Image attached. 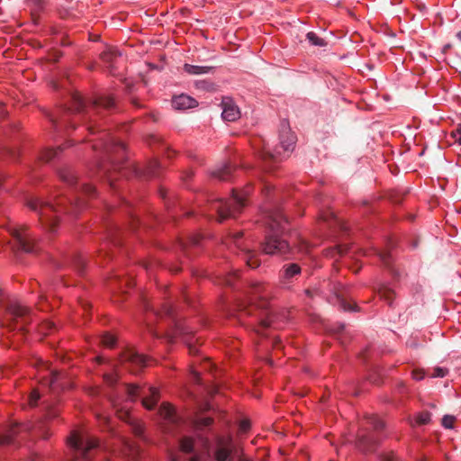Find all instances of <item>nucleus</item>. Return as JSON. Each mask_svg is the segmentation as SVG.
I'll return each mask as SVG.
<instances>
[{"mask_svg":"<svg viewBox=\"0 0 461 461\" xmlns=\"http://www.w3.org/2000/svg\"><path fill=\"white\" fill-rule=\"evenodd\" d=\"M222 113L221 117L224 121L234 122L240 118L239 107L233 104L230 98H224L222 100Z\"/></svg>","mask_w":461,"mask_h":461,"instance_id":"nucleus-18","label":"nucleus"},{"mask_svg":"<svg viewBox=\"0 0 461 461\" xmlns=\"http://www.w3.org/2000/svg\"><path fill=\"white\" fill-rule=\"evenodd\" d=\"M104 379L107 384L113 386L118 382V375L113 373L105 374Z\"/></svg>","mask_w":461,"mask_h":461,"instance_id":"nucleus-43","label":"nucleus"},{"mask_svg":"<svg viewBox=\"0 0 461 461\" xmlns=\"http://www.w3.org/2000/svg\"><path fill=\"white\" fill-rule=\"evenodd\" d=\"M366 427L362 428L357 435V447L364 453L373 452L382 439L380 432L384 428V421L375 415L366 418Z\"/></svg>","mask_w":461,"mask_h":461,"instance_id":"nucleus-6","label":"nucleus"},{"mask_svg":"<svg viewBox=\"0 0 461 461\" xmlns=\"http://www.w3.org/2000/svg\"><path fill=\"white\" fill-rule=\"evenodd\" d=\"M124 390L128 401L135 402L138 397H141L142 405L148 410L154 409L160 398L159 390L154 386L145 389L136 384H124Z\"/></svg>","mask_w":461,"mask_h":461,"instance_id":"nucleus-10","label":"nucleus"},{"mask_svg":"<svg viewBox=\"0 0 461 461\" xmlns=\"http://www.w3.org/2000/svg\"><path fill=\"white\" fill-rule=\"evenodd\" d=\"M172 105L176 110H185L195 107L197 101L187 95L182 94L173 98Z\"/></svg>","mask_w":461,"mask_h":461,"instance_id":"nucleus-21","label":"nucleus"},{"mask_svg":"<svg viewBox=\"0 0 461 461\" xmlns=\"http://www.w3.org/2000/svg\"><path fill=\"white\" fill-rule=\"evenodd\" d=\"M159 167V162L158 160H152L146 168V174L150 177H155L158 175Z\"/></svg>","mask_w":461,"mask_h":461,"instance_id":"nucleus-37","label":"nucleus"},{"mask_svg":"<svg viewBox=\"0 0 461 461\" xmlns=\"http://www.w3.org/2000/svg\"><path fill=\"white\" fill-rule=\"evenodd\" d=\"M67 444L73 451L70 461H93L91 451L98 447L99 441L74 430L68 438Z\"/></svg>","mask_w":461,"mask_h":461,"instance_id":"nucleus-7","label":"nucleus"},{"mask_svg":"<svg viewBox=\"0 0 461 461\" xmlns=\"http://www.w3.org/2000/svg\"><path fill=\"white\" fill-rule=\"evenodd\" d=\"M125 414L127 415V418H128L127 422L131 425L133 433L137 437H141L144 432L143 424L140 420L133 419L130 415V413H125Z\"/></svg>","mask_w":461,"mask_h":461,"instance_id":"nucleus-30","label":"nucleus"},{"mask_svg":"<svg viewBox=\"0 0 461 461\" xmlns=\"http://www.w3.org/2000/svg\"><path fill=\"white\" fill-rule=\"evenodd\" d=\"M111 402L114 407H116V402L113 398H111Z\"/></svg>","mask_w":461,"mask_h":461,"instance_id":"nucleus-64","label":"nucleus"},{"mask_svg":"<svg viewBox=\"0 0 461 461\" xmlns=\"http://www.w3.org/2000/svg\"><path fill=\"white\" fill-rule=\"evenodd\" d=\"M63 380V374L57 370H52L50 377L45 380V384L49 385L50 389L53 392L64 390L67 386Z\"/></svg>","mask_w":461,"mask_h":461,"instance_id":"nucleus-22","label":"nucleus"},{"mask_svg":"<svg viewBox=\"0 0 461 461\" xmlns=\"http://www.w3.org/2000/svg\"><path fill=\"white\" fill-rule=\"evenodd\" d=\"M102 419H104V424L108 426L110 422V418L108 416H103Z\"/></svg>","mask_w":461,"mask_h":461,"instance_id":"nucleus-59","label":"nucleus"},{"mask_svg":"<svg viewBox=\"0 0 461 461\" xmlns=\"http://www.w3.org/2000/svg\"><path fill=\"white\" fill-rule=\"evenodd\" d=\"M144 308L146 311H151L154 315L156 316H167V317H173L174 316V308L170 303H165L160 311L155 310L152 306H150L148 303H145Z\"/></svg>","mask_w":461,"mask_h":461,"instance_id":"nucleus-26","label":"nucleus"},{"mask_svg":"<svg viewBox=\"0 0 461 461\" xmlns=\"http://www.w3.org/2000/svg\"><path fill=\"white\" fill-rule=\"evenodd\" d=\"M56 416H57V414H56V413H54V412H50V413H48V415H47L48 419H53V418H55Z\"/></svg>","mask_w":461,"mask_h":461,"instance_id":"nucleus-61","label":"nucleus"},{"mask_svg":"<svg viewBox=\"0 0 461 461\" xmlns=\"http://www.w3.org/2000/svg\"><path fill=\"white\" fill-rule=\"evenodd\" d=\"M99 133H101V136L99 137L98 140H90L89 141H92L93 144H92V149L94 150H100V142H101V139L104 138L105 140V134H108V135H111L110 133L108 132H103L102 131H99Z\"/></svg>","mask_w":461,"mask_h":461,"instance_id":"nucleus-45","label":"nucleus"},{"mask_svg":"<svg viewBox=\"0 0 461 461\" xmlns=\"http://www.w3.org/2000/svg\"><path fill=\"white\" fill-rule=\"evenodd\" d=\"M183 68H184V71L189 75L208 74L214 70L213 67L196 66V65H191V64H185Z\"/></svg>","mask_w":461,"mask_h":461,"instance_id":"nucleus-28","label":"nucleus"},{"mask_svg":"<svg viewBox=\"0 0 461 461\" xmlns=\"http://www.w3.org/2000/svg\"><path fill=\"white\" fill-rule=\"evenodd\" d=\"M158 414L162 420L169 424H177L179 422V417L175 408L167 402H163L160 405Z\"/></svg>","mask_w":461,"mask_h":461,"instance_id":"nucleus-20","label":"nucleus"},{"mask_svg":"<svg viewBox=\"0 0 461 461\" xmlns=\"http://www.w3.org/2000/svg\"><path fill=\"white\" fill-rule=\"evenodd\" d=\"M448 374V370L445 367H436L431 375L432 377H445Z\"/></svg>","mask_w":461,"mask_h":461,"instance_id":"nucleus-44","label":"nucleus"},{"mask_svg":"<svg viewBox=\"0 0 461 461\" xmlns=\"http://www.w3.org/2000/svg\"><path fill=\"white\" fill-rule=\"evenodd\" d=\"M296 136L295 134L291 131L289 122L286 120H283L280 122L279 126V143L280 146L274 150H271L270 149L265 147L263 150V159L264 160H273L274 162H278L281 160L279 157L281 156L280 149H283V151H289L293 150L295 143H296Z\"/></svg>","mask_w":461,"mask_h":461,"instance_id":"nucleus-8","label":"nucleus"},{"mask_svg":"<svg viewBox=\"0 0 461 461\" xmlns=\"http://www.w3.org/2000/svg\"><path fill=\"white\" fill-rule=\"evenodd\" d=\"M378 257L380 258V260L383 262V264L389 267L391 266V263H392V256H391V253L388 252V251H380L378 253Z\"/></svg>","mask_w":461,"mask_h":461,"instance_id":"nucleus-39","label":"nucleus"},{"mask_svg":"<svg viewBox=\"0 0 461 461\" xmlns=\"http://www.w3.org/2000/svg\"><path fill=\"white\" fill-rule=\"evenodd\" d=\"M10 233L14 239L15 245L19 250L26 253H33L37 251L36 238L26 225L13 228L10 230Z\"/></svg>","mask_w":461,"mask_h":461,"instance_id":"nucleus-12","label":"nucleus"},{"mask_svg":"<svg viewBox=\"0 0 461 461\" xmlns=\"http://www.w3.org/2000/svg\"><path fill=\"white\" fill-rule=\"evenodd\" d=\"M180 450L185 454H192L193 456L188 461H201L202 455L194 448V441L191 437H183L179 442Z\"/></svg>","mask_w":461,"mask_h":461,"instance_id":"nucleus-19","label":"nucleus"},{"mask_svg":"<svg viewBox=\"0 0 461 461\" xmlns=\"http://www.w3.org/2000/svg\"><path fill=\"white\" fill-rule=\"evenodd\" d=\"M240 311L242 312V313L244 312V313L250 314V310L244 309V310H240Z\"/></svg>","mask_w":461,"mask_h":461,"instance_id":"nucleus-63","label":"nucleus"},{"mask_svg":"<svg viewBox=\"0 0 461 461\" xmlns=\"http://www.w3.org/2000/svg\"><path fill=\"white\" fill-rule=\"evenodd\" d=\"M124 445H125V448H126L128 451L131 452L132 454L135 452V448H134V447H133L131 444H130L129 442H126V441H125V442H124Z\"/></svg>","mask_w":461,"mask_h":461,"instance_id":"nucleus-54","label":"nucleus"},{"mask_svg":"<svg viewBox=\"0 0 461 461\" xmlns=\"http://www.w3.org/2000/svg\"><path fill=\"white\" fill-rule=\"evenodd\" d=\"M202 440H203V445L205 447H208V445H209V440H208L206 438H202Z\"/></svg>","mask_w":461,"mask_h":461,"instance_id":"nucleus-60","label":"nucleus"},{"mask_svg":"<svg viewBox=\"0 0 461 461\" xmlns=\"http://www.w3.org/2000/svg\"><path fill=\"white\" fill-rule=\"evenodd\" d=\"M306 38L309 42L313 46L323 47L327 45L324 39L319 37L315 32H310L306 34Z\"/></svg>","mask_w":461,"mask_h":461,"instance_id":"nucleus-32","label":"nucleus"},{"mask_svg":"<svg viewBox=\"0 0 461 461\" xmlns=\"http://www.w3.org/2000/svg\"><path fill=\"white\" fill-rule=\"evenodd\" d=\"M201 236L200 235H195V236H193L190 238V243L193 245V246H198L200 244V240H201Z\"/></svg>","mask_w":461,"mask_h":461,"instance_id":"nucleus-51","label":"nucleus"},{"mask_svg":"<svg viewBox=\"0 0 461 461\" xmlns=\"http://www.w3.org/2000/svg\"><path fill=\"white\" fill-rule=\"evenodd\" d=\"M68 102L59 109V114L50 115V120L55 128H76L77 120H81L86 125L90 134H95V116H103L104 111H111L115 107L114 99L111 95L99 96L95 100L86 101L79 93L68 95Z\"/></svg>","mask_w":461,"mask_h":461,"instance_id":"nucleus-2","label":"nucleus"},{"mask_svg":"<svg viewBox=\"0 0 461 461\" xmlns=\"http://www.w3.org/2000/svg\"><path fill=\"white\" fill-rule=\"evenodd\" d=\"M68 147V144H64L62 146L58 147L57 149H46L41 151L40 154V160L43 162H50L55 158L59 157V154L63 151L65 148Z\"/></svg>","mask_w":461,"mask_h":461,"instance_id":"nucleus-24","label":"nucleus"},{"mask_svg":"<svg viewBox=\"0 0 461 461\" xmlns=\"http://www.w3.org/2000/svg\"><path fill=\"white\" fill-rule=\"evenodd\" d=\"M131 229L132 231H135L136 228H137V225L139 224V220L131 212Z\"/></svg>","mask_w":461,"mask_h":461,"instance_id":"nucleus-50","label":"nucleus"},{"mask_svg":"<svg viewBox=\"0 0 461 461\" xmlns=\"http://www.w3.org/2000/svg\"><path fill=\"white\" fill-rule=\"evenodd\" d=\"M450 135L454 139L455 142L461 145V123L457 124L456 129L451 131Z\"/></svg>","mask_w":461,"mask_h":461,"instance_id":"nucleus-42","label":"nucleus"},{"mask_svg":"<svg viewBox=\"0 0 461 461\" xmlns=\"http://www.w3.org/2000/svg\"><path fill=\"white\" fill-rule=\"evenodd\" d=\"M20 430L19 424H14L8 428V429L0 436V446L11 445L14 442V438Z\"/></svg>","mask_w":461,"mask_h":461,"instance_id":"nucleus-25","label":"nucleus"},{"mask_svg":"<svg viewBox=\"0 0 461 461\" xmlns=\"http://www.w3.org/2000/svg\"><path fill=\"white\" fill-rule=\"evenodd\" d=\"M213 422L211 417H199L194 421V427L197 430H203L205 428L210 427Z\"/></svg>","mask_w":461,"mask_h":461,"instance_id":"nucleus-31","label":"nucleus"},{"mask_svg":"<svg viewBox=\"0 0 461 461\" xmlns=\"http://www.w3.org/2000/svg\"><path fill=\"white\" fill-rule=\"evenodd\" d=\"M50 434L49 433V431H44L42 433V438L43 439H48L50 438Z\"/></svg>","mask_w":461,"mask_h":461,"instance_id":"nucleus-58","label":"nucleus"},{"mask_svg":"<svg viewBox=\"0 0 461 461\" xmlns=\"http://www.w3.org/2000/svg\"><path fill=\"white\" fill-rule=\"evenodd\" d=\"M456 36L461 41V31H459Z\"/></svg>","mask_w":461,"mask_h":461,"instance_id":"nucleus-62","label":"nucleus"},{"mask_svg":"<svg viewBox=\"0 0 461 461\" xmlns=\"http://www.w3.org/2000/svg\"><path fill=\"white\" fill-rule=\"evenodd\" d=\"M70 263L77 268V270L82 274L85 269V259L82 255H74L70 260Z\"/></svg>","mask_w":461,"mask_h":461,"instance_id":"nucleus-33","label":"nucleus"},{"mask_svg":"<svg viewBox=\"0 0 461 461\" xmlns=\"http://www.w3.org/2000/svg\"><path fill=\"white\" fill-rule=\"evenodd\" d=\"M120 56L121 54L116 50L109 49L105 51H103L100 55V58L104 63L109 65L112 72L113 70L114 62Z\"/></svg>","mask_w":461,"mask_h":461,"instance_id":"nucleus-29","label":"nucleus"},{"mask_svg":"<svg viewBox=\"0 0 461 461\" xmlns=\"http://www.w3.org/2000/svg\"><path fill=\"white\" fill-rule=\"evenodd\" d=\"M261 191L269 205H265L264 213L267 225V231L264 241L261 243V249L267 255H285L291 251L292 245L288 240L289 221L283 214L281 208L271 201V193L274 186L268 182L261 184Z\"/></svg>","mask_w":461,"mask_h":461,"instance_id":"nucleus-3","label":"nucleus"},{"mask_svg":"<svg viewBox=\"0 0 461 461\" xmlns=\"http://www.w3.org/2000/svg\"><path fill=\"white\" fill-rule=\"evenodd\" d=\"M253 186L248 184L242 190H232V196L228 200H214L209 204L210 210L218 215V221L221 222L228 218H235L246 206V198L252 192Z\"/></svg>","mask_w":461,"mask_h":461,"instance_id":"nucleus-5","label":"nucleus"},{"mask_svg":"<svg viewBox=\"0 0 461 461\" xmlns=\"http://www.w3.org/2000/svg\"><path fill=\"white\" fill-rule=\"evenodd\" d=\"M224 243L231 249H236L240 253L242 260L250 268H257L259 267L260 262L257 258V252L251 250L247 245L244 244L243 232L237 231L230 233L225 239Z\"/></svg>","mask_w":461,"mask_h":461,"instance_id":"nucleus-9","label":"nucleus"},{"mask_svg":"<svg viewBox=\"0 0 461 461\" xmlns=\"http://www.w3.org/2000/svg\"><path fill=\"white\" fill-rule=\"evenodd\" d=\"M175 337H183L184 343L187 346L189 353L192 355H197L199 348L196 346L197 339L194 338L193 330L186 327L182 322H176L175 324Z\"/></svg>","mask_w":461,"mask_h":461,"instance_id":"nucleus-15","label":"nucleus"},{"mask_svg":"<svg viewBox=\"0 0 461 461\" xmlns=\"http://www.w3.org/2000/svg\"><path fill=\"white\" fill-rule=\"evenodd\" d=\"M28 6L31 9L32 19L35 24L38 23L39 14L44 9L43 0H28Z\"/></svg>","mask_w":461,"mask_h":461,"instance_id":"nucleus-27","label":"nucleus"},{"mask_svg":"<svg viewBox=\"0 0 461 461\" xmlns=\"http://www.w3.org/2000/svg\"><path fill=\"white\" fill-rule=\"evenodd\" d=\"M379 461H401L393 451H386L379 456Z\"/></svg>","mask_w":461,"mask_h":461,"instance_id":"nucleus-38","label":"nucleus"},{"mask_svg":"<svg viewBox=\"0 0 461 461\" xmlns=\"http://www.w3.org/2000/svg\"><path fill=\"white\" fill-rule=\"evenodd\" d=\"M100 151L103 158L97 166L98 174L107 177L111 187L115 188L112 170L118 172L121 176H125L122 165L126 161V148L121 140L105 134V140L101 139Z\"/></svg>","mask_w":461,"mask_h":461,"instance_id":"nucleus-4","label":"nucleus"},{"mask_svg":"<svg viewBox=\"0 0 461 461\" xmlns=\"http://www.w3.org/2000/svg\"><path fill=\"white\" fill-rule=\"evenodd\" d=\"M250 429V421L249 420H242L240 422V430L243 433H246Z\"/></svg>","mask_w":461,"mask_h":461,"instance_id":"nucleus-48","label":"nucleus"},{"mask_svg":"<svg viewBox=\"0 0 461 461\" xmlns=\"http://www.w3.org/2000/svg\"><path fill=\"white\" fill-rule=\"evenodd\" d=\"M339 305L344 311L355 312L357 311V305H351L349 303H347L344 299L339 301Z\"/></svg>","mask_w":461,"mask_h":461,"instance_id":"nucleus-47","label":"nucleus"},{"mask_svg":"<svg viewBox=\"0 0 461 461\" xmlns=\"http://www.w3.org/2000/svg\"><path fill=\"white\" fill-rule=\"evenodd\" d=\"M169 461H180L178 456L175 454H170L169 456Z\"/></svg>","mask_w":461,"mask_h":461,"instance_id":"nucleus-57","label":"nucleus"},{"mask_svg":"<svg viewBox=\"0 0 461 461\" xmlns=\"http://www.w3.org/2000/svg\"><path fill=\"white\" fill-rule=\"evenodd\" d=\"M235 171L236 168L232 165L226 164L212 171V176L221 181H230L232 179Z\"/></svg>","mask_w":461,"mask_h":461,"instance_id":"nucleus-23","label":"nucleus"},{"mask_svg":"<svg viewBox=\"0 0 461 461\" xmlns=\"http://www.w3.org/2000/svg\"><path fill=\"white\" fill-rule=\"evenodd\" d=\"M452 48V45L450 43L445 44L442 48V51L446 53L448 50Z\"/></svg>","mask_w":461,"mask_h":461,"instance_id":"nucleus-56","label":"nucleus"},{"mask_svg":"<svg viewBox=\"0 0 461 461\" xmlns=\"http://www.w3.org/2000/svg\"><path fill=\"white\" fill-rule=\"evenodd\" d=\"M239 276V270L229 273L224 278V284L228 286L234 285V280Z\"/></svg>","mask_w":461,"mask_h":461,"instance_id":"nucleus-41","label":"nucleus"},{"mask_svg":"<svg viewBox=\"0 0 461 461\" xmlns=\"http://www.w3.org/2000/svg\"><path fill=\"white\" fill-rule=\"evenodd\" d=\"M100 342L106 348H113L116 344V338L106 332L104 334L102 335V337L100 338Z\"/></svg>","mask_w":461,"mask_h":461,"instance_id":"nucleus-34","label":"nucleus"},{"mask_svg":"<svg viewBox=\"0 0 461 461\" xmlns=\"http://www.w3.org/2000/svg\"><path fill=\"white\" fill-rule=\"evenodd\" d=\"M234 450V444L230 437H218L215 441L213 457L215 461H229Z\"/></svg>","mask_w":461,"mask_h":461,"instance_id":"nucleus-13","label":"nucleus"},{"mask_svg":"<svg viewBox=\"0 0 461 461\" xmlns=\"http://www.w3.org/2000/svg\"><path fill=\"white\" fill-rule=\"evenodd\" d=\"M411 377L416 381H420L424 378V372L422 370H413L411 372Z\"/></svg>","mask_w":461,"mask_h":461,"instance_id":"nucleus-49","label":"nucleus"},{"mask_svg":"<svg viewBox=\"0 0 461 461\" xmlns=\"http://www.w3.org/2000/svg\"><path fill=\"white\" fill-rule=\"evenodd\" d=\"M6 311L11 318L8 324L10 329L23 332L25 330V326L31 321L30 310L22 305L17 300H14L9 302Z\"/></svg>","mask_w":461,"mask_h":461,"instance_id":"nucleus-11","label":"nucleus"},{"mask_svg":"<svg viewBox=\"0 0 461 461\" xmlns=\"http://www.w3.org/2000/svg\"><path fill=\"white\" fill-rule=\"evenodd\" d=\"M39 400H40V393L36 390L32 391L29 396V404L32 407H34L37 405V402Z\"/></svg>","mask_w":461,"mask_h":461,"instance_id":"nucleus-46","label":"nucleus"},{"mask_svg":"<svg viewBox=\"0 0 461 461\" xmlns=\"http://www.w3.org/2000/svg\"><path fill=\"white\" fill-rule=\"evenodd\" d=\"M431 414L427 411H421L416 415L415 421L417 425H426L430 422Z\"/></svg>","mask_w":461,"mask_h":461,"instance_id":"nucleus-36","label":"nucleus"},{"mask_svg":"<svg viewBox=\"0 0 461 461\" xmlns=\"http://www.w3.org/2000/svg\"><path fill=\"white\" fill-rule=\"evenodd\" d=\"M269 289L270 286L268 285L256 282L251 285V295L252 301L259 300L261 301L260 307L265 308L267 307V301L269 298Z\"/></svg>","mask_w":461,"mask_h":461,"instance_id":"nucleus-17","label":"nucleus"},{"mask_svg":"<svg viewBox=\"0 0 461 461\" xmlns=\"http://www.w3.org/2000/svg\"><path fill=\"white\" fill-rule=\"evenodd\" d=\"M273 347L275 348H282V342L279 339H275L273 340Z\"/></svg>","mask_w":461,"mask_h":461,"instance_id":"nucleus-53","label":"nucleus"},{"mask_svg":"<svg viewBox=\"0 0 461 461\" xmlns=\"http://www.w3.org/2000/svg\"><path fill=\"white\" fill-rule=\"evenodd\" d=\"M117 412H120L118 415H119V418L122 419V420H125V421L127 422V415L125 413H129L128 411H120V410H117Z\"/></svg>","mask_w":461,"mask_h":461,"instance_id":"nucleus-52","label":"nucleus"},{"mask_svg":"<svg viewBox=\"0 0 461 461\" xmlns=\"http://www.w3.org/2000/svg\"><path fill=\"white\" fill-rule=\"evenodd\" d=\"M456 418L452 415H445L442 418L441 424L446 429H452L454 427Z\"/></svg>","mask_w":461,"mask_h":461,"instance_id":"nucleus-40","label":"nucleus"},{"mask_svg":"<svg viewBox=\"0 0 461 461\" xmlns=\"http://www.w3.org/2000/svg\"><path fill=\"white\" fill-rule=\"evenodd\" d=\"M379 295L381 298L385 300L389 305H392L393 301V291L389 287H383L379 290Z\"/></svg>","mask_w":461,"mask_h":461,"instance_id":"nucleus-35","label":"nucleus"},{"mask_svg":"<svg viewBox=\"0 0 461 461\" xmlns=\"http://www.w3.org/2000/svg\"><path fill=\"white\" fill-rule=\"evenodd\" d=\"M59 176L62 181L73 189L75 197H58L55 203L44 202L39 198H32L27 202V206L39 214L41 224L52 233L57 231L58 222L62 212L77 216L86 208V203L82 195L94 197L96 194L95 188L85 182L78 180L75 172L69 167L61 168Z\"/></svg>","mask_w":461,"mask_h":461,"instance_id":"nucleus-1","label":"nucleus"},{"mask_svg":"<svg viewBox=\"0 0 461 461\" xmlns=\"http://www.w3.org/2000/svg\"><path fill=\"white\" fill-rule=\"evenodd\" d=\"M260 325L262 328H267L270 326V321L267 320H262Z\"/></svg>","mask_w":461,"mask_h":461,"instance_id":"nucleus-55","label":"nucleus"},{"mask_svg":"<svg viewBox=\"0 0 461 461\" xmlns=\"http://www.w3.org/2000/svg\"><path fill=\"white\" fill-rule=\"evenodd\" d=\"M301 267L296 263L285 265L279 273L280 283L285 286L301 275Z\"/></svg>","mask_w":461,"mask_h":461,"instance_id":"nucleus-16","label":"nucleus"},{"mask_svg":"<svg viewBox=\"0 0 461 461\" xmlns=\"http://www.w3.org/2000/svg\"><path fill=\"white\" fill-rule=\"evenodd\" d=\"M145 356L139 354L134 349H127L121 356V362L127 365L132 373H138L147 365Z\"/></svg>","mask_w":461,"mask_h":461,"instance_id":"nucleus-14","label":"nucleus"}]
</instances>
